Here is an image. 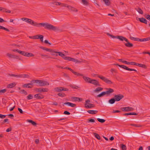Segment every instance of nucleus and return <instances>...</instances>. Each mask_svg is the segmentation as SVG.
Wrapping results in <instances>:
<instances>
[{
  "mask_svg": "<svg viewBox=\"0 0 150 150\" xmlns=\"http://www.w3.org/2000/svg\"><path fill=\"white\" fill-rule=\"evenodd\" d=\"M15 83H11L7 85V87L8 88H12L15 86L16 85Z\"/></svg>",
  "mask_w": 150,
  "mask_h": 150,
  "instance_id": "nucleus-24",
  "label": "nucleus"
},
{
  "mask_svg": "<svg viewBox=\"0 0 150 150\" xmlns=\"http://www.w3.org/2000/svg\"><path fill=\"white\" fill-rule=\"evenodd\" d=\"M93 134L94 135L95 137L98 139H100V137L99 135L96 133H93Z\"/></svg>",
  "mask_w": 150,
  "mask_h": 150,
  "instance_id": "nucleus-37",
  "label": "nucleus"
},
{
  "mask_svg": "<svg viewBox=\"0 0 150 150\" xmlns=\"http://www.w3.org/2000/svg\"><path fill=\"white\" fill-rule=\"evenodd\" d=\"M110 71L112 72V74H113V73H117V71L116 70L114 69H111L110 70Z\"/></svg>",
  "mask_w": 150,
  "mask_h": 150,
  "instance_id": "nucleus-49",
  "label": "nucleus"
},
{
  "mask_svg": "<svg viewBox=\"0 0 150 150\" xmlns=\"http://www.w3.org/2000/svg\"><path fill=\"white\" fill-rule=\"evenodd\" d=\"M123 63L129 65H130V62H128L126 61H124Z\"/></svg>",
  "mask_w": 150,
  "mask_h": 150,
  "instance_id": "nucleus-62",
  "label": "nucleus"
},
{
  "mask_svg": "<svg viewBox=\"0 0 150 150\" xmlns=\"http://www.w3.org/2000/svg\"><path fill=\"white\" fill-rule=\"evenodd\" d=\"M34 97L38 99H42L44 98V96L41 94L38 93L34 95Z\"/></svg>",
  "mask_w": 150,
  "mask_h": 150,
  "instance_id": "nucleus-12",
  "label": "nucleus"
},
{
  "mask_svg": "<svg viewBox=\"0 0 150 150\" xmlns=\"http://www.w3.org/2000/svg\"><path fill=\"white\" fill-rule=\"evenodd\" d=\"M18 109L21 113L22 114L23 113V111L21 108H18Z\"/></svg>",
  "mask_w": 150,
  "mask_h": 150,
  "instance_id": "nucleus-64",
  "label": "nucleus"
},
{
  "mask_svg": "<svg viewBox=\"0 0 150 150\" xmlns=\"http://www.w3.org/2000/svg\"><path fill=\"white\" fill-rule=\"evenodd\" d=\"M34 55L32 53L26 52V56L30 57L34 56Z\"/></svg>",
  "mask_w": 150,
  "mask_h": 150,
  "instance_id": "nucleus-35",
  "label": "nucleus"
},
{
  "mask_svg": "<svg viewBox=\"0 0 150 150\" xmlns=\"http://www.w3.org/2000/svg\"><path fill=\"white\" fill-rule=\"evenodd\" d=\"M40 35H38L33 36L34 39H38V38Z\"/></svg>",
  "mask_w": 150,
  "mask_h": 150,
  "instance_id": "nucleus-59",
  "label": "nucleus"
},
{
  "mask_svg": "<svg viewBox=\"0 0 150 150\" xmlns=\"http://www.w3.org/2000/svg\"><path fill=\"white\" fill-rule=\"evenodd\" d=\"M124 97L123 96L122 94L115 95L114 96V98L115 101H118L120 100L122 98Z\"/></svg>",
  "mask_w": 150,
  "mask_h": 150,
  "instance_id": "nucleus-10",
  "label": "nucleus"
},
{
  "mask_svg": "<svg viewBox=\"0 0 150 150\" xmlns=\"http://www.w3.org/2000/svg\"><path fill=\"white\" fill-rule=\"evenodd\" d=\"M97 120L98 121H99V122L102 123H103L105 122V120L104 119H100L99 118H97Z\"/></svg>",
  "mask_w": 150,
  "mask_h": 150,
  "instance_id": "nucleus-40",
  "label": "nucleus"
},
{
  "mask_svg": "<svg viewBox=\"0 0 150 150\" xmlns=\"http://www.w3.org/2000/svg\"><path fill=\"white\" fill-rule=\"evenodd\" d=\"M64 114L65 115H69L70 114V113L67 111H65L64 112Z\"/></svg>",
  "mask_w": 150,
  "mask_h": 150,
  "instance_id": "nucleus-56",
  "label": "nucleus"
},
{
  "mask_svg": "<svg viewBox=\"0 0 150 150\" xmlns=\"http://www.w3.org/2000/svg\"><path fill=\"white\" fill-rule=\"evenodd\" d=\"M27 121L29 123H31L33 125H36L37 124L36 122L31 120H28Z\"/></svg>",
  "mask_w": 150,
  "mask_h": 150,
  "instance_id": "nucleus-34",
  "label": "nucleus"
},
{
  "mask_svg": "<svg viewBox=\"0 0 150 150\" xmlns=\"http://www.w3.org/2000/svg\"><path fill=\"white\" fill-rule=\"evenodd\" d=\"M33 98V96L31 94L28 95L27 96V98L28 100L32 99Z\"/></svg>",
  "mask_w": 150,
  "mask_h": 150,
  "instance_id": "nucleus-44",
  "label": "nucleus"
},
{
  "mask_svg": "<svg viewBox=\"0 0 150 150\" xmlns=\"http://www.w3.org/2000/svg\"><path fill=\"white\" fill-rule=\"evenodd\" d=\"M82 2L85 5H88V2L86 0H82Z\"/></svg>",
  "mask_w": 150,
  "mask_h": 150,
  "instance_id": "nucleus-41",
  "label": "nucleus"
},
{
  "mask_svg": "<svg viewBox=\"0 0 150 150\" xmlns=\"http://www.w3.org/2000/svg\"><path fill=\"white\" fill-rule=\"evenodd\" d=\"M54 3H55V4L56 5H60L61 4V3L60 2L55 1Z\"/></svg>",
  "mask_w": 150,
  "mask_h": 150,
  "instance_id": "nucleus-61",
  "label": "nucleus"
},
{
  "mask_svg": "<svg viewBox=\"0 0 150 150\" xmlns=\"http://www.w3.org/2000/svg\"><path fill=\"white\" fill-rule=\"evenodd\" d=\"M122 110L123 111H125L126 112L130 111V110H129V107H125L122 108Z\"/></svg>",
  "mask_w": 150,
  "mask_h": 150,
  "instance_id": "nucleus-32",
  "label": "nucleus"
},
{
  "mask_svg": "<svg viewBox=\"0 0 150 150\" xmlns=\"http://www.w3.org/2000/svg\"><path fill=\"white\" fill-rule=\"evenodd\" d=\"M144 42L146 41L150 40V37L145 38H143Z\"/></svg>",
  "mask_w": 150,
  "mask_h": 150,
  "instance_id": "nucleus-53",
  "label": "nucleus"
},
{
  "mask_svg": "<svg viewBox=\"0 0 150 150\" xmlns=\"http://www.w3.org/2000/svg\"><path fill=\"white\" fill-rule=\"evenodd\" d=\"M71 100L74 101H81L83 99L81 98L73 97L71 98Z\"/></svg>",
  "mask_w": 150,
  "mask_h": 150,
  "instance_id": "nucleus-16",
  "label": "nucleus"
},
{
  "mask_svg": "<svg viewBox=\"0 0 150 150\" xmlns=\"http://www.w3.org/2000/svg\"><path fill=\"white\" fill-rule=\"evenodd\" d=\"M34 81L35 83L38 84L39 86H45L49 85V83L46 81L38 80H34Z\"/></svg>",
  "mask_w": 150,
  "mask_h": 150,
  "instance_id": "nucleus-4",
  "label": "nucleus"
},
{
  "mask_svg": "<svg viewBox=\"0 0 150 150\" xmlns=\"http://www.w3.org/2000/svg\"><path fill=\"white\" fill-rule=\"evenodd\" d=\"M35 90L37 93H41L42 92H48V89L47 88H35Z\"/></svg>",
  "mask_w": 150,
  "mask_h": 150,
  "instance_id": "nucleus-7",
  "label": "nucleus"
},
{
  "mask_svg": "<svg viewBox=\"0 0 150 150\" xmlns=\"http://www.w3.org/2000/svg\"><path fill=\"white\" fill-rule=\"evenodd\" d=\"M136 66L145 69L146 68V65L142 64H139L137 63Z\"/></svg>",
  "mask_w": 150,
  "mask_h": 150,
  "instance_id": "nucleus-29",
  "label": "nucleus"
},
{
  "mask_svg": "<svg viewBox=\"0 0 150 150\" xmlns=\"http://www.w3.org/2000/svg\"><path fill=\"white\" fill-rule=\"evenodd\" d=\"M21 19L22 21H25L26 22L30 24L32 21V20L30 19L25 18H21Z\"/></svg>",
  "mask_w": 150,
  "mask_h": 150,
  "instance_id": "nucleus-21",
  "label": "nucleus"
},
{
  "mask_svg": "<svg viewBox=\"0 0 150 150\" xmlns=\"http://www.w3.org/2000/svg\"><path fill=\"white\" fill-rule=\"evenodd\" d=\"M145 18L148 20L150 21V15H146L145 16Z\"/></svg>",
  "mask_w": 150,
  "mask_h": 150,
  "instance_id": "nucleus-55",
  "label": "nucleus"
},
{
  "mask_svg": "<svg viewBox=\"0 0 150 150\" xmlns=\"http://www.w3.org/2000/svg\"><path fill=\"white\" fill-rule=\"evenodd\" d=\"M16 77L24 78L29 77V76L28 74H26L16 75Z\"/></svg>",
  "mask_w": 150,
  "mask_h": 150,
  "instance_id": "nucleus-18",
  "label": "nucleus"
},
{
  "mask_svg": "<svg viewBox=\"0 0 150 150\" xmlns=\"http://www.w3.org/2000/svg\"><path fill=\"white\" fill-rule=\"evenodd\" d=\"M18 52L19 53L21 54L22 55L26 56V52L23 51H21L20 50V51Z\"/></svg>",
  "mask_w": 150,
  "mask_h": 150,
  "instance_id": "nucleus-39",
  "label": "nucleus"
},
{
  "mask_svg": "<svg viewBox=\"0 0 150 150\" xmlns=\"http://www.w3.org/2000/svg\"><path fill=\"white\" fill-rule=\"evenodd\" d=\"M43 36L42 35H40L38 38V39H40L41 42H43Z\"/></svg>",
  "mask_w": 150,
  "mask_h": 150,
  "instance_id": "nucleus-46",
  "label": "nucleus"
},
{
  "mask_svg": "<svg viewBox=\"0 0 150 150\" xmlns=\"http://www.w3.org/2000/svg\"><path fill=\"white\" fill-rule=\"evenodd\" d=\"M88 122H95V121L93 119L89 118V119H88Z\"/></svg>",
  "mask_w": 150,
  "mask_h": 150,
  "instance_id": "nucleus-50",
  "label": "nucleus"
},
{
  "mask_svg": "<svg viewBox=\"0 0 150 150\" xmlns=\"http://www.w3.org/2000/svg\"><path fill=\"white\" fill-rule=\"evenodd\" d=\"M30 24L34 26L38 27L42 26L44 27L45 28L49 30H52L54 31L59 30V28L57 27L54 26L47 23H39L32 20Z\"/></svg>",
  "mask_w": 150,
  "mask_h": 150,
  "instance_id": "nucleus-1",
  "label": "nucleus"
},
{
  "mask_svg": "<svg viewBox=\"0 0 150 150\" xmlns=\"http://www.w3.org/2000/svg\"><path fill=\"white\" fill-rule=\"evenodd\" d=\"M85 107L87 108H90L95 107V105L93 104L89 103H85Z\"/></svg>",
  "mask_w": 150,
  "mask_h": 150,
  "instance_id": "nucleus-15",
  "label": "nucleus"
},
{
  "mask_svg": "<svg viewBox=\"0 0 150 150\" xmlns=\"http://www.w3.org/2000/svg\"><path fill=\"white\" fill-rule=\"evenodd\" d=\"M137 11L140 14H142L143 13V12L142 10L140 8H139L137 10Z\"/></svg>",
  "mask_w": 150,
  "mask_h": 150,
  "instance_id": "nucleus-47",
  "label": "nucleus"
},
{
  "mask_svg": "<svg viewBox=\"0 0 150 150\" xmlns=\"http://www.w3.org/2000/svg\"><path fill=\"white\" fill-rule=\"evenodd\" d=\"M64 104L65 105H67L69 106H70L72 107H75L76 106V105L75 104L73 103L69 102H67L65 103H64Z\"/></svg>",
  "mask_w": 150,
  "mask_h": 150,
  "instance_id": "nucleus-22",
  "label": "nucleus"
},
{
  "mask_svg": "<svg viewBox=\"0 0 150 150\" xmlns=\"http://www.w3.org/2000/svg\"><path fill=\"white\" fill-rule=\"evenodd\" d=\"M127 43H125V45L126 46L128 47H131L133 46V44L130 42H129L128 40V41L126 42Z\"/></svg>",
  "mask_w": 150,
  "mask_h": 150,
  "instance_id": "nucleus-23",
  "label": "nucleus"
},
{
  "mask_svg": "<svg viewBox=\"0 0 150 150\" xmlns=\"http://www.w3.org/2000/svg\"><path fill=\"white\" fill-rule=\"evenodd\" d=\"M137 114L135 112H129L123 114L124 115H137Z\"/></svg>",
  "mask_w": 150,
  "mask_h": 150,
  "instance_id": "nucleus-28",
  "label": "nucleus"
},
{
  "mask_svg": "<svg viewBox=\"0 0 150 150\" xmlns=\"http://www.w3.org/2000/svg\"><path fill=\"white\" fill-rule=\"evenodd\" d=\"M139 20L142 23H144L145 24H147V20L144 18H139Z\"/></svg>",
  "mask_w": 150,
  "mask_h": 150,
  "instance_id": "nucleus-25",
  "label": "nucleus"
},
{
  "mask_svg": "<svg viewBox=\"0 0 150 150\" xmlns=\"http://www.w3.org/2000/svg\"><path fill=\"white\" fill-rule=\"evenodd\" d=\"M21 91L22 93H23L24 95H25L28 94L27 92L24 90H21Z\"/></svg>",
  "mask_w": 150,
  "mask_h": 150,
  "instance_id": "nucleus-52",
  "label": "nucleus"
},
{
  "mask_svg": "<svg viewBox=\"0 0 150 150\" xmlns=\"http://www.w3.org/2000/svg\"><path fill=\"white\" fill-rule=\"evenodd\" d=\"M0 29L4 30L8 32L9 31V29L1 25H0Z\"/></svg>",
  "mask_w": 150,
  "mask_h": 150,
  "instance_id": "nucleus-43",
  "label": "nucleus"
},
{
  "mask_svg": "<svg viewBox=\"0 0 150 150\" xmlns=\"http://www.w3.org/2000/svg\"><path fill=\"white\" fill-rule=\"evenodd\" d=\"M66 58L67 60H68L69 61H71L73 62H75L76 63H80L81 62V61H80L77 59H75L74 58L71 57H68Z\"/></svg>",
  "mask_w": 150,
  "mask_h": 150,
  "instance_id": "nucleus-11",
  "label": "nucleus"
},
{
  "mask_svg": "<svg viewBox=\"0 0 150 150\" xmlns=\"http://www.w3.org/2000/svg\"><path fill=\"white\" fill-rule=\"evenodd\" d=\"M2 11L3 12H5L6 13H11V11L10 10L4 8H2Z\"/></svg>",
  "mask_w": 150,
  "mask_h": 150,
  "instance_id": "nucleus-30",
  "label": "nucleus"
},
{
  "mask_svg": "<svg viewBox=\"0 0 150 150\" xmlns=\"http://www.w3.org/2000/svg\"><path fill=\"white\" fill-rule=\"evenodd\" d=\"M70 86L71 88L75 89H77V88L78 87V86H74L73 85H70Z\"/></svg>",
  "mask_w": 150,
  "mask_h": 150,
  "instance_id": "nucleus-54",
  "label": "nucleus"
},
{
  "mask_svg": "<svg viewBox=\"0 0 150 150\" xmlns=\"http://www.w3.org/2000/svg\"><path fill=\"white\" fill-rule=\"evenodd\" d=\"M61 6H64V7H67L68 8H69V6L67 4H61Z\"/></svg>",
  "mask_w": 150,
  "mask_h": 150,
  "instance_id": "nucleus-57",
  "label": "nucleus"
},
{
  "mask_svg": "<svg viewBox=\"0 0 150 150\" xmlns=\"http://www.w3.org/2000/svg\"><path fill=\"white\" fill-rule=\"evenodd\" d=\"M6 115H3L0 114V118H1V119H4L6 117Z\"/></svg>",
  "mask_w": 150,
  "mask_h": 150,
  "instance_id": "nucleus-58",
  "label": "nucleus"
},
{
  "mask_svg": "<svg viewBox=\"0 0 150 150\" xmlns=\"http://www.w3.org/2000/svg\"><path fill=\"white\" fill-rule=\"evenodd\" d=\"M115 100L114 98H112L108 101V102L110 104H113L115 102Z\"/></svg>",
  "mask_w": 150,
  "mask_h": 150,
  "instance_id": "nucleus-31",
  "label": "nucleus"
},
{
  "mask_svg": "<svg viewBox=\"0 0 150 150\" xmlns=\"http://www.w3.org/2000/svg\"><path fill=\"white\" fill-rule=\"evenodd\" d=\"M83 78L86 83H92L95 85V86H100L99 82L96 80L92 79L88 77L84 76H83Z\"/></svg>",
  "mask_w": 150,
  "mask_h": 150,
  "instance_id": "nucleus-3",
  "label": "nucleus"
},
{
  "mask_svg": "<svg viewBox=\"0 0 150 150\" xmlns=\"http://www.w3.org/2000/svg\"><path fill=\"white\" fill-rule=\"evenodd\" d=\"M30 24L34 26L38 27L42 26L44 27L45 28L49 30H52L54 31L59 30V28L57 27L54 26L47 23H39L32 20Z\"/></svg>",
  "mask_w": 150,
  "mask_h": 150,
  "instance_id": "nucleus-2",
  "label": "nucleus"
},
{
  "mask_svg": "<svg viewBox=\"0 0 150 150\" xmlns=\"http://www.w3.org/2000/svg\"><path fill=\"white\" fill-rule=\"evenodd\" d=\"M113 65H114L116 66H118L124 69H125L129 71H134L136 72L137 71L136 70H135V69H130V68H129L128 67H127V66H126L124 65H119V64H113Z\"/></svg>",
  "mask_w": 150,
  "mask_h": 150,
  "instance_id": "nucleus-6",
  "label": "nucleus"
},
{
  "mask_svg": "<svg viewBox=\"0 0 150 150\" xmlns=\"http://www.w3.org/2000/svg\"><path fill=\"white\" fill-rule=\"evenodd\" d=\"M137 63L134 62H130V65H137Z\"/></svg>",
  "mask_w": 150,
  "mask_h": 150,
  "instance_id": "nucleus-60",
  "label": "nucleus"
},
{
  "mask_svg": "<svg viewBox=\"0 0 150 150\" xmlns=\"http://www.w3.org/2000/svg\"><path fill=\"white\" fill-rule=\"evenodd\" d=\"M106 94V93H105V91L102 92L100 94H98L97 95V97H101L105 95Z\"/></svg>",
  "mask_w": 150,
  "mask_h": 150,
  "instance_id": "nucleus-36",
  "label": "nucleus"
},
{
  "mask_svg": "<svg viewBox=\"0 0 150 150\" xmlns=\"http://www.w3.org/2000/svg\"><path fill=\"white\" fill-rule=\"evenodd\" d=\"M73 73L75 75H76L78 76H83V74H80L77 72H75L74 71V72H73Z\"/></svg>",
  "mask_w": 150,
  "mask_h": 150,
  "instance_id": "nucleus-38",
  "label": "nucleus"
},
{
  "mask_svg": "<svg viewBox=\"0 0 150 150\" xmlns=\"http://www.w3.org/2000/svg\"><path fill=\"white\" fill-rule=\"evenodd\" d=\"M116 38L119 39L120 40L122 41L125 40L126 42L128 41V40L126 38L122 36H116Z\"/></svg>",
  "mask_w": 150,
  "mask_h": 150,
  "instance_id": "nucleus-19",
  "label": "nucleus"
},
{
  "mask_svg": "<svg viewBox=\"0 0 150 150\" xmlns=\"http://www.w3.org/2000/svg\"><path fill=\"white\" fill-rule=\"evenodd\" d=\"M107 89V90L105 92L106 93V94L108 95H110L114 91V90L110 88H108Z\"/></svg>",
  "mask_w": 150,
  "mask_h": 150,
  "instance_id": "nucleus-20",
  "label": "nucleus"
},
{
  "mask_svg": "<svg viewBox=\"0 0 150 150\" xmlns=\"http://www.w3.org/2000/svg\"><path fill=\"white\" fill-rule=\"evenodd\" d=\"M87 112L90 114H94L97 113L98 112V111L89 110L87 111Z\"/></svg>",
  "mask_w": 150,
  "mask_h": 150,
  "instance_id": "nucleus-26",
  "label": "nucleus"
},
{
  "mask_svg": "<svg viewBox=\"0 0 150 150\" xmlns=\"http://www.w3.org/2000/svg\"><path fill=\"white\" fill-rule=\"evenodd\" d=\"M6 55L9 58L16 59H19V57L18 56L12 54H11L8 53L6 54Z\"/></svg>",
  "mask_w": 150,
  "mask_h": 150,
  "instance_id": "nucleus-14",
  "label": "nucleus"
},
{
  "mask_svg": "<svg viewBox=\"0 0 150 150\" xmlns=\"http://www.w3.org/2000/svg\"><path fill=\"white\" fill-rule=\"evenodd\" d=\"M54 53H55L56 54H57L58 55H59L65 60H67L66 58L68 57H65V55L61 52H57L56 51H55Z\"/></svg>",
  "mask_w": 150,
  "mask_h": 150,
  "instance_id": "nucleus-13",
  "label": "nucleus"
},
{
  "mask_svg": "<svg viewBox=\"0 0 150 150\" xmlns=\"http://www.w3.org/2000/svg\"><path fill=\"white\" fill-rule=\"evenodd\" d=\"M34 80L31 81L29 83H26L23 86L24 88H31L33 86V84L35 83Z\"/></svg>",
  "mask_w": 150,
  "mask_h": 150,
  "instance_id": "nucleus-8",
  "label": "nucleus"
},
{
  "mask_svg": "<svg viewBox=\"0 0 150 150\" xmlns=\"http://www.w3.org/2000/svg\"><path fill=\"white\" fill-rule=\"evenodd\" d=\"M96 75L98 76V77L101 79L102 80L106 83L108 84H113V82L111 80L108 79L107 78L103 76L99 75L96 74Z\"/></svg>",
  "mask_w": 150,
  "mask_h": 150,
  "instance_id": "nucleus-5",
  "label": "nucleus"
},
{
  "mask_svg": "<svg viewBox=\"0 0 150 150\" xmlns=\"http://www.w3.org/2000/svg\"><path fill=\"white\" fill-rule=\"evenodd\" d=\"M130 39L132 40H134V41H136L137 38H134L133 37H130Z\"/></svg>",
  "mask_w": 150,
  "mask_h": 150,
  "instance_id": "nucleus-63",
  "label": "nucleus"
},
{
  "mask_svg": "<svg viewBox=\"0 0 150 150\" xmlns=\"http://www.w3.org/2000/svg\"><path fill=\"white\" fill-rule=\"evenodd\" d=\"M131 125L136 127H141L142 125L140 124H131Z\"/></svg>",
  "mask_w": 150,
  "mask_h": 150,
  "instance_id": "nucleus-45",
  "label": "nucleus"
},
{
  "mask_svg": "<svg viewBox=\"0 0 150 150\" xmlns=\"http://www.w3.org/2000/svg\"><path fill=\"white\" fill-rule=\"evenodd\" d=\"M103 90V88L101 87H98L95 90L94 92H97L98 91H102Z\"/></svg>",
  "mask_w": 150,
  "mask_h": 150,
  "instance_id": "nucleus-33",
  "label": "nucleus"
},
{
  "mask_svg": "<svg viewBox=\"0 0 150 150\" xmlns=\"http://www.w3.org/2000/svg\"><path fill=\"white\" fill-rule=\"evenodd\" d=\"M55 91L57 92H59L62 91H67L69 90L67 88L64 87H56L54 88Z\"/></svg>",
  "mask_w": 150,
  "mask_h": 150,
  "instance_id": "nucleus-9",
  "label": "nucleus"
},
{
  "mask_svg": "<svg viewBox=\"0 0 150 150\" xmlns=\"http://www.w3.org/2000/svg\"><path fill=\"white\" fill-rule=\"evenodd\" d=\"M6 91V89H5L0 90V95L5 93Z\"/></svg>",
  "mask_w": 150,
  "mask_h": 150,
  "instance_id": "nucleus-48",
  "label": "nucleus"
},
{
  "mask_svg": "<svg viewBox=\"0 0 150 150\" xmlns=\"http://www.w3.org/2000/svg\"><path fill=\"white\" fill-rule=\"evenodd\" d=\"M40 48L44 50H46L47 51L50 52L51 53H54L55 51L54 50L46 48L42 46L40 47Z\"/></svg>",
  "mask_w": 150,
  "mask_h": 150,
  "instance_id": "nucleus-17",
  "label": "nucleus"
},
{
  "mask_svg": "<svg viewBox=\"0 0 150 150\" xmlns=\"http://www.w3.org/2000/svg\"><path fill=\"white\" fill-rule=\"evenodd\" d=\"M71 11H75V12H77L78 11V10L76 9L75 8L71 6H69V7L68 8Z\"/></svg>",
  "mask_w": 150,
  "mask_h": 150,
  "instance_id": "nucleus-27",
  "label": "nucleus"
},
{
  "mask_svg": "<svg viewBox=\"0 0 150 150\" xmlns=\"http://www.w3.org/2000/svg\"><path fill=\"white\" fill-rule=\"evenodd\" d=\"M121 148L122 150H126V147L125 145L124 144H122Z\"/></svg>",
  "mask_w": 150,
  "mask_h": 150,
  "instance_id": "nucleus-51",
  "label": "nucleus"
},
{
  "mask_svg": "<svg viewBox=\"0 0 150 150\" xmlns=\"http://www.w3.org/2000/svg\"><path fill=\"white\" fill-rule=\"evenodd\" d=\"M58 95L60 97H64L66 96V95L63 93H58Z\"/></svg>",
  "mask_w": 150,
  "mask_h": 150,
  "instance_id": "nucleus-42",
  "label": "nucleus"
}]
</instances>
